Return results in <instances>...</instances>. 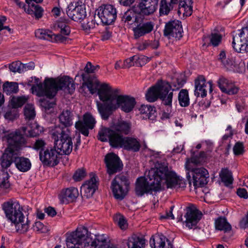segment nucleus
Returning a JSON list of instances; mask_svg holds the SVG:
<instances>
[{
    "label": "nucleus",
    "instance_id": "obj_1",
    "mask_svg": "<svg viewBox=\"0 0 248 248\" xmlns=\"http://www.w3.org/2000/svg\"><path fill=\"white\" fill-rule=\"evenodd\" d=\"M149 181L145 177L138 178L136 182L135 191L136 195L141 197L145 194H152L161 190V183L165 181L167 188H184L186 186L185 180L177 176L176 173L170 170L168 164L165 162L157 163L155 168L149 172Z\"/></svg>",
    "mask_w": 248,
    "mask_h": 248
},
{
    "label": "nucleus",
    "instance_id": "obj_2",
    "mask_svg": "<svg viewBox=\"0 0 248 248\" xmlns=\"http://www.w3.org/2000/svg\"><path fill=\"white\" fill-rule=\"evenodd\" d=\"M2 208L7 219L15 224L17 232L24 233L28 231L30 221L27 218L26 222L24 223L25 216L22 213L23 208L18 202H4Z\"/></svg>",
    "mask_w": 248,
    "mask_h": 248
},
{
    "label": "nucleus",
    "instance_id": "obj_3",
    "mask_svg": "<svg viewBox=\"0 0 248 248\" xmlns=\"http://www.w3.org/2000/svg\"><path fill=\"white\" fill-rule=\"evenodd\" d=\"M159 0H137V5L132 7V11L127 10L121 16V20L124 23L132 25L137 19L135 14L149 16L157 9Z\"/></svg>",
    "mask_w": 248,
    "mask_h": 248
},
{
    "label": "nucleus",
    "instance_id": "obj_4",
    "mask_svg": "<svg viewBox=\"0 0 248 248\" xmlns=\"http://www.w3.org/2000/svg\"><path fill=\"white\" fill-rule=\"evenodd\" d=\"M171 86L170 82L159 80L147 91L145 96L150 102H154L160 99L164 105H171L173 93L170 92Z\"/></svg>",
    "mask_w": 248,
    "mask_h": 248
},
{
    "label": "nucleus",
    "instance_id": "obj_5",
    "mask_svg": "<svg viewBox=\"0 0 248 248\" xmlns=\"http://www.w3.org/2000/svg\"><path fill=\"white\" fill-rule=\"evenodd\" d=\"M119 89H112L108 84L103 83L97 90V94L102 103L97 102L98 111L100 114L110 106L120 96Z\"/></svg>",
    "mask_w": 248,
    "mask_h": 248
},
{
    "label": "nucleus",
    "instance_id": "obj_6",
    "mask_svg": "<svg viewBox=\"0 0 248 248\" xmlns=\"http://www.w3.org/2000/svg\"><path fill=\"white\" fill-rule=\"evenodd\" d=\"M136 104V101L134 97L128 95H120L115 102L100 114L101 118L104 120H108L113 112L118 108L125 113H129L133 109Z\"/></svg>",
    "mask_w": 248,
    "mask_h": 248
},
{
    "label": "nucleus",
    "instance_id": "obj_7",
    "mask_svg": "<svg viewBox=\"0 0 248 248\" xmlns=\"http://www.w3.org/2000/svg\"><path fill=\"white\" fill-rule=\"evenodd\" d=\"M51 137L60 153L62 152L63 155L70 154L73 146L69 131H65L59 127L54 130L51 134Z\"/></svg>",
    "mask_w": 248,
    "mask_h": 248
},
{
    "label": "nucleus",
    "instance_id": "obj_8",
    "mask_svg": "<svg viewBox=\"0 0 248 248\" xmlns=\"http://www.w3.org/2000/svg\"><path fill=\"white\" fill-rule=\"evenodd\" d=\"M125 136L110 127L102 126L97 136V139L102 142H108L113 148H122Z\"/></svg>",
    "mask_w": 248,
    "mask_h": 248
},
{
    "label": "nucleus",
    "instance_id": "obj_9",
    "mask_svg": "<svg viewBox=\"0 0 248 248\" xmlns=\"http://www.w3.org/2000/svg\"><path fill=\"white\" fill-rule=\"evenodd\" d=\"M129 184L128 174L121 173L116 175L112 180L110 186L114 198L123 200L127 193Z\"/></svg>",
    "mask_w": 248,
    "mask_h": 248
},
{
    "label": "nucleus",
    "instance_id": "obj_10",
    "mask_svg": "<svg viewBox=\"0 0 248 248\" xmlns=\"http://www.w3.org/2000/svg\"><path fill=\"white\" fill-rule=\"evenodd\" d=\"M46 81H48L52 86V92H55V96L59 90L67 92L72 94L75 89L73 79L69 76H64L57 78H46Z\"/></svg>",
    "mask_w": 248,
    "mask_h": 248
},
{
    "label": "nucleus",
    "instance_id": "obj_11",
    "mask_svg": "<svg viewBox=\"0 0 248 248\" xmlns=\"http://www.w3.org/2000/svg\"><path fill=\"white\" fill-rule=\"evenodd\" d=\"M95 15L104 25L112 24L117 18V10L111 4H103L95 11Z\"/></svg>",
    "mask_w": 248,
    "mask_h": 248
},
{
    "label": "nucleus",
    "instance_id": "obj_12",
    "mask_svg": "<svg viewBox=\"0 0 248 248\" xmlns=\"http://www.w3.org/2000/svg\"><path fill=\"white\" fill-rule=\"evenodd\" d=\"M192 179H191V174L189 172H186V176L190 186L192 181L195 188L202 187L207 183L209 175L208 170L203 167L192 168L190 170Z\"/></svg>",
    "mask_w": 248,
    "mask_h": 248
},
{
    "label": "nucleus",
    "instance_id": "obj_13",
    "mask_svg": "<svg viewBox=\"0 0 248 248\" xmlns=\"http://www.w3.org/2000/svg\"><path fill=\"white\" fill-rule=\"evenodd\" d=\"M61 155L54 144L39 152V159L44 166L55 167L59 163V155Z\"/></svg>",
    "mask_w": 248,
    "mask_h": 248
},
{
    "label": "nucleus",
    "instance_id": "obj_14",
    "mask_svg": "<svg viewBox=\"0 0 248 248\" xmlns=\"http://www.w3.org/2000/svg\"><path fill=\"white\" fill-rule=\"evenodd\" d=\"M6 138L8 142L6 148L12 149L13 153L17 154L23 148L27 147L26 139L19 130L8 134Z\"/></svg>",
    "mask_w": 248,
    "mask_h": 248
},
{
    "label": "nucleus",
    "instance_id": "obj_15",
    "mask_svg": "<svg viewBox=\"0 0 248 248\" xmlns=\"http://www.w3.org/2000/svg\"><path fill=\"white\" fill-rule=\"evenodd\" d=\"M66 14L72 20L81 22L87 16L86 5L81 1L76 2L75 4L70 3L67 9Z\"/></svg>",
    "mask_w": 248,
    "mask_h": 248
},
{
    "label": "nucleus",
    "instance_id": "obj_16",
    "mask_svg": "<svg viewBox=\"0 0 248 248\" xmlns=\"http://www.w3.org/2000/svg\"><path fill=\"white\" fill-rule=\"evenodd\" d=\"M88 230L85 227L78 228L76 231L67 235L66 243L70 248H82V244L87 237Z\"/></svg>",
    "mask_w": 248,
    "mask_h": 248
},
{
    "label": "nucleus",
    "instance_id": "obj_17",
    "mask_svg": "<svg viewBox=\"0 0 248 248\" xmlns=\"http://www.w3.org/2000/svg\"><path fill=\"white\" fill-rule=\"evenodd\" d=\"M96 123L93 115L89 112H86L83 115L82 120H78L76 123L75 127L79 133L85 137H88L89 134V129H93Z\"/></svg>",
    "mask_w": 248,
    "mask_h": 248
},
{
    "label": "nucleus",
    "instance_id": "obj_18",
    "mask_svg": "<svg viewBox=\"0 0 248 248\" xmlns=\"http://www.w3.org/2000/svg\"><path fill=\"white\" fill-rule=\"evenodd\" d=\"M108 173L111 175L121 171L123 164L118 155L114 153L107 154L104 158Z\"/></svg>",
    "mask_w": 248,
    "mask_h": 248
},
{
    "label": "nucleus",
    "instance_id": "obj_19",
    "mask_svg": "<svg viewBox=\"0 0 248 248\" xmlns=\"http://www.w3.org/2000/svg\"><path fill=\"white\" fill-rule=\"evenodd\" d=\"M183 30L181 21L178 20H170L166 23L163 30V35L165 37H174L180 40L183 37Z\"/></svg>",
    "mask_w": 248,
    "mask_h": 248
},
{
    "label": "nucleus",
    "instance_id": "obj_20",
    "mask_svg": "<svg viewBox=\"0 0 248 248\" xmlns=\"http://www.w3.org/2000/svg\"><path fill=\"white\" fill-rule=\"evenodd\" d=\"M99 68L100 66L98 65L94 66L91 62H88L84 68V72L82 71L80 74L82 79L83 81L82 86H86L92 94L96 91V89L93 88L92 77L89 74L94 73Z\"/></svg>",
    "mask_w": 248,
    "mask_h": 248
},
{
    "label": "nucleus",
    "instance_id": "obj_21",
    "mask_svg": "<svg viewBox=\"0 0 248 248\" xmlns=\"http://www.w3.org/2000/svg\"><path fill=\"white\" fill-rule=\"evenodd\" d=\"M239 43L236 46L235 37H233L232 46L233 49L238 53L248 52V27H243L239 30Z\"/></svg>",
    "mask_w": 248,
    "mask_h": 248
},
{
    "label": "nucleus",
    "instance_id": "obj_22",
    "mask_svg": "<svg viewBox=\"0 0 248 248\" xmlns=\"http://www.w3.org/2000/svg\"><path fill=\"white\" fill-rule=\"evenodd\" d=\"M186 211V213L185 215L186 218V225L191 229L197 226L201 218L202 214L193 204L187 207Z\"/></svg>",
    "mask_w": 248,
    "mask_h": 248
},
{
    "label": "nucleus",
    "instance_id": "obj_23",
    "mask_svg": "<svg viewBox=\"0 0 248 248\" xmlns=\"http://www.w3.org/2000/svg\"><path fill=\"white\" fill-rule=\"evenodd\" d=\"M31 90L33 93L34 91L37 92L38 96H46L47 98L52 99L55 96V92H52V86L48 81H46V78L44 81V84L40 82L36 85L31 86Z\"/></svg>",
    "mask_w": 248,
    "mask_h": 248
},
{
    "label": "nucleus",
    "instance_id": "obj_24",
    "mask_svg": "<svg viewBox=\"0 0 248 248\" xmlns=\"http://www.w3.org/2000/svg\"><path fill=\"white\" fill-rule=\"evenodd\" d=\"M154 24L152 21H141L133 28L134 38L138 39L140 37L150 33L154 29Z\"/></svg>",
    "mask_w": 248,
    "mask_h": 248
},
{
    "label": "nucleus",
    "instance_id": "obj_25",
    "mask_svg": "<svg viewBox=\"0 0 248 248\" xmlns=\"http://www.w3.org/2000/svg\"><path fill=\"white\" fill-rule=\"evenodd\" d=\"M96 178L97 177L96 176H93L89 180L86 181L81 186L80 191L83 196L87 198H91L98 189Z\"/></svg>",
    "mask_w": 248,
    "mask_h": 248
},
{
    "label": "nucleus",
    "instance_id": "obj_26",
    "mask_svg": "<svg viewBox=\"0 0 248 248\" xmlns=\"http://www.w3.org/2000/svg\"><path fill=\"white\" fill-rule=\"evenodd\" d=\"M78 189L74 187L62 189L59 195V199L62 204H68L74 202L78 196Z\"/></svg>",
    "mask_w": 248,
    "mask_h": 248
},
{
    "label": "nucleus",
    "instance_id": "obj_27",
    "mask_svg": "<svg viewBox=\"0 0 248 248\" xmlns=\"http://www.w3.org/2000/svg\"><path fill=\"white\" fill-rule=\"evenodd\" d=\"M16 154L13 153L12 149L6 148L0 157V165L2 170L4 172L9 168L13 163H15V157Z\"/></svg>",
    "mask_w": 248,
    "mask_h": 248
},
{
    "label": "nucleus",
    "instance_id": "obj_28",
    "mask_svg": "<svg viewBox=\"0 0 248 248\" xmlns=\"http://www.w3.org/2000/svg\"><path fill=\"white\" fill-rule=\"evenodd\" d=\"M195 90L194 94L199 97L201 96L203 98L207 95V91L205 89L206 87V79L202 75H199L195 79Z\"/></svg>",
    "mask_w": 248,
    "mask_h": 248
},
{
    "label": "nucleus",
    "instance_id": "obj_29",
    "mask_svg": "<svg viewBox=\"0 0 248 248\" xmlns=\"http://www.w3.org/2000/svg\"><path fill=\"white\" fill-rule=\"evenodd\" d=\"M140 148L141 144L138 139L126 136L125 137L122 148L128 151L138 152Z\"/></svg>",
    "mask_w": 248,
    "mask_h": 248
},
{
    "label": "nucleus",
    "instance_id": "obj_30",
    "mask_svg": "<svg viewBox=\"0 0 248 248\" xmlns=\"http://www.w3.org/2000/svg\"><path fill=\"white\" fill-rule=\"evenodd\" d=\"M15 164L17 170L22 172L29 171L31 167V163L28 158L19 156L18 154H16L15 157Z\"/></svg>",
    "mask_w": 248,
    "mask_h": 248
},
{
    "label": "nucleus",
    "instance_id": "obj_31",
    "mask_svg": "<svg viewBox=\"0 0 248 248\" xmlns=\"http://www.w3.org/2000/svg\"><path fill=\"white\" fill-rule=\"evenodd\" d=\"M165 241L168 242V248H173L170 241L162 234L155 237L152 236L150 239V245L151 248H164L165 246Z\"/></svg>",
    "mask_w": 248,
    "mask_h": 248
},
{
    "label": "nucleus",
    "instance_id": "obj_32",
    "mask_svg": "<svg viewBox=\"0 0 248 248\" xmlns=\"http://www.w3.org/2000/svg\"><path fill=\"white\" fill-rule=\"evenodd\" d=\"M91 246L94 248H117L105 238L104 235H95Z\"/></svg>",
    "mask_w": 248,
    "mask_h": 248
},
{
    "label": "nucleus",
    "instance_id": "obj_33",
    "mask_svg": "<svg viewBox=\"0 0 248 248\" xmlns=\"http://www.w3.org/2000/svg\"><path fill=\"white\" fill-rule=\"evenodd\" d=\"M91 246L94 248H117L105 238L104 235H95Z\"/></svg>",
    "mask_w": 248,
    "mask_h": 248
},
{
    "label": "nucleus",
    "instance_id": "obj_34",
    "mask_svg": "<svg viewBox=\"0 0 248 248\" xmlns=\"http://www.w3.org/2000/svg\"><path fill=\"white\" fill-rule=\"evenodd\" d=\"M139 110L143 119L154 120L156 117L157 112L154 106L142 105Z\"/></svg>",
    "mask_w": 248,
    "mask_h": 248
},
{
    "label": "nucleus",
    "instance_id": "obj_35",
    "mask_svg": "<svg viewBox=\"0 0 248 248\" xmlns=\"http://www.w3.org/2000/svg\"><path fill=\"white\" fill-rule=\"evenodd\" d=\"M192 0H180L179 3V8L177 11L178 14L180 15L182 12H183V16H189L192 14Z\"/></svg>",
    "mask_w": 248,
    "mask_h": 248
},
{
    "label": "nucleus",
    "instance_id": "obj_36",
    "mask_svg": "<svg viewBox=\"0 0 248 248\" xmlns=\"http://www.w3.org/2000/svg\"><path fill=\"white\" fill-rule=\"evenodd\" d=\"M110 128L124 135H127L131 132V123L124 121H119Z\"/></svg>",
    "mask_w": 248,
    "mask_h": 248
},
{
    "label": "nucleus",
    "instance_id": "obj_37",
    "mask_svg": "<svg viewBox=\"0 0 248 248\" xmlns=\"http://www.w3.org/2000/svg\"><path fill=\"white\" fill-rule=\"evenodd\" d=\"M69 20L67 18L61 17L54 25L55 29H60V33L68 36L71 32L70 27L67 25Z\"/></svg>",
    "mask_w": 248,
    "mask_h": 248
},
{
    "label": "nucleus",
    "instance_id": "obj_38",
    "mask_svg": "<svg viewBox=\"0 0 248 248\" xmlns=\"http://www.w3.org/2000/svg\"><path fill=\"white\" fill-rule=\"evenodd\" d=\"M26 13L34 17L36 19H39L43 16L44 9L36 4H28Z\"/></svg>",
    "mask_w": 248,
    "mask_h": 248
},
{
    "label": "nucleus",
    "instance_id": "obj_39",
    "mask_svg": "<svg viewBox=\"0 0 248 248\" xmlns=\"http://www.w3.org/2000/svg\"><path fill=\"white\" fill-rule=\"evenodd\" d=\"M221 181L224 185L229 187H232V184L233 182L232 172L228 169H222L219 174Z\"/></svg>",
    "mask_w": 248,
    "mask_h": 248
},
{
    "label": "nucleus",
    "instance_id": "obj_40",
    "mask_svg": "<svg viewBox=\"0 0 248 248\" xmlns=\"http://www.w3.org/2000/svg\"><path fill=\"white\" fill-rule=\"evenodd\" d=\"M145 245V239L135 234L128 238L127 243L128 248H142Z\"/></svg>",
    "mask_w": 248,
    "mask_h": 248
},
{
    "label": "nucleus",
    "instance_id": "obj_41",
    "mask_svg": "<svg viewBox=\"0 0 248 248\" xmlns=\"http://www.w3.org/2000/svg\"><path fill=\"white\" fill-rule=\"evenodd\" d=\"M73 115L69 110H63L59 116V121L64 127H69L73 124Z\"/></svg>",
    "mask_w": 248,
    "mask_h": 248
},
{
    "label": "nucleus",
    "instance_id": "obj_42",
    "mask_svg": "<svg viewBox=\"0 0 248 248\" xmlns=\"http://www.w3.org/2000/svg\"><path fill=\"white\" fill-rule=\"evenodd\" d=\"M4 112H5L4 117L8 121H13L19 117L18 109L11 107V106H9V104L7 108H4Z\"/></svg>",
    "mask_w": 248,
    "mask_h": 248
},
{
    "label": "nucleus",
    "instance_id": "obj_43",
    "mask_svg": "<svg viewBox=\"0 0 248 248\" xmlns=\"http://www.w3.org/2000/svg\"><path fill=\"white\" fill-rule=\"evenodd\" d=\"M216 228L220 231L228 232L232 230V226L229 223L225 217H219L215 221Z\"/></svg>",
    "mask_w": 248,
    "mask_h": 248
},
{
    "label": "nucleus",
    "instance_id": "obj_44",
    "mask_svg": "<svg viewBox=\"0 0 248 248\" xmlns=\"http://www.w3.org/2000/svg\"><path fill=\"white\" fill-rule=\"evenodd\" d=\"M178 100L181 107H186L189 105L190 99L187 89L180 90L178 93Z\"/></svg>",
    "mask_w": 248,
    "mask_h": 248
},
{
    "label": "nucleus",
    "instance_id": "obj_45",
    "mask_svg": "<svg viewBox=\"0 0 248 248\" xmlns=\"http://www.w3.org/2000/svg\"><path fill=\"white\" fill-rule=\"evenodd\" d=\"M174 4L171 2H168L167 0H161L159 5V13L160 16H167L173 9Z\"/></svg>",
    "mask_w": 248,
    "mask_h": 248
},
{
    "label": "nucleus",
    "instance_id": "obj_46",
    "mask_svg": "<svg viewBox=\"0 0 248 248\" xmlns=\"http://www.w3.org/2000/svg\"><path fill=\"white\" fill-rule=\"evenodd\" d=\"M207 155L205 152L201 151L198 155H195L194 152L191 151V162L195 165H202L206 161Z\"/></svg>",
    "mask_w": 248,
    "mask_h": 248
},
{
    "label": "nucleus",
    "instance_id": "obj_47",
    "mask_svg": "<svg viewBox=\"0 0 248 248\" xmlns=\"http://www.w3.org/2000/svg\"><path fill=\"white\" fill-rule=\"evenodd\" d=\"M36 37L40 39L51 41L52 40V35L53 32L49 30L39 29L35 31Z\"/></svg>",
    "mask_w": 248,
    "mask_h": 248
},
{
    "label": "nucleus",
    "instance_id": "obj_48",
    "mask_svg": "<svg viewBox=\"0 0 248 248\" xmlns=\"http://www.w3.org/2000/svg\"><path fill=\"white\" fill-rule=\"evenodd\" d=\"M3 92L7 94L16 93L18 91V85L16 82H5L3 85Z\"/></svg>",
    "mask_w": 248,
    "mask_h": 248
},
{
    "label": "nucleus",
    "instance_id": "obj_49",
    "mask_svg": "<svg viewBox=\"0 0 248 248\" xmlns=\"http://www.w3.org/2000/svg\"><path fill=\"white\" fill-rule=\"evenodd\" d=\"M27 101V98L25 96H13L9 101V106H11L14 108L17 109L21 108L24 105Z\"/></svg>",
    "mask_w": 248,
    "mask_h": 248
},
{
    "label": "nucleus",
    "instance_id": "obj_50",
    "mask_svg": "<svg viewBox=\"0 0 248 248\" xmlns=\"http://www.w3.org/2000/svg\"><path fill=\"white\" fill-rule=\"evenodd\" d=\"M24 114L27 120L34 119L36 115L34 105L31 104H27L24 108Z\"/></svg>",
    "mask_w": 248,
    "mask_h": 248
},
{
    "label": "nucleus",
    "instance_id": "obj_51",
    "mask_svg": "<svg viewBox=\"0 0 248 248\" xmlns=\"http://www.w3.org/2000/svg\"><path fill=\"white\" fill-rule=\"evenodd\" d=\"M113 220L122 230H125L128 227L126 218L123 215L120 213L116 214L114 216Z\"/></svg>",
    "mask_w": 248,
    "mask_h": 248
},
{
    "label": "nucleus",
    "instance_id": "obj_52",
    "mask_svg": "<svg viewBox=\"0 0 248 248\" xmlns=\"http://www.w3.org/2000/svg\"><path fill=\"white\" fill-rule=\"evenodd\" d=\"M186 80L183 78H177L174 79L172 81L170 84L171 86V90L172 92L177 91L183 87L186 83Z\"/></svg>",
    "mask_w": 248,
    "mask_h": 248
},
{
    "label": "nucleus",
    "instance_id": "obj_53",
    "mask_svg": "<svg viewBox=\"0 0 248 248\" xmlns=\"http://www.w3.org/2000/svg\"><path fill=\"white\" fill-rule=\"evenodd\" d=\"M210 42L208 44L212 45L214 47L217 46L221 42L222 36V35L218 33H211L209 36Z\"/></svg>",
    "mask_w": 248,
    "mask_h": 248
},
{
    "label": "nucleus",
    "instance_id": "obj_54",
    "mask_svg": "<svg viewBox=\"0 0 248 248\" xmlns=\"http://www.w3.org/2000/svg\"><path fill=\"white\" fill-rule=\"evenodd\" d=\"M33 229L38 233H46L49 231V227L45 226L40 221H37L33 225Z\"/></svg>",
    "mask_w": 248,
    "mask_h": 248
},
{
    "label": "nucleus",
    "instance_id": "obj_55",
    "mask_svg": "<svg viewBox=\"0 0 248 248\" xmlns=\"http://www.w3.org/2000/svg\"><path fill=\"white\" fill-rule=\"evenodd\" d=\"M239 90V87L235 85L234 83L232 81L227 87L225 88V90L222 91V92L228 95H234L237 93Z\"/></svg>",
    "mask_w": 248,
    "mask_h": 248
},
{
    "label": "nucleus",
    "instance_id": "obj_56",
    "mask_svg": "<svg viewBox=\"0 0 248 248\" xmlns=\"http://www.w3.org/2000/svg\"><path fill=\"white\" fill-rule=\"evenodd\" d=\"M23 63L19 62H13L9 65V68L11 71L13 72H18L19 73L23 72Z\"/></svg>",
    "mask_w": 248,
    "mask_h": 248
},
{
    "label": "nucleus",
    "instance_id": "obj_57",
    "mask_svg": "<svg viewBox=\"0 0 248 248\" xmlns=\"http://www.w3.org/2000/svg\"><path fill=\"white\" fill-rule=\"evenodd\" d=\"M86 175V170L84 168L78 169L73 176V179L76 182L82 180Z\"/></svg>",
    "mask_w": 248,
    "mask_h": 248
},
{
    "label": "nucleus",
    "instance_id": "obj_58",
    "mask_svg": "<svg viewBox=\"0 0 248 248\" xmlns=\"http://www.w3.org/2000/svg\"><path fill=\"white\" fill-rule=\"evenodd\" d=\"M221 64L227 71H231L234 70L235 62L232 59L227 58L221 62Z\"/></svg>",
    "mask_w": 248,
    "mask_h": 248
},
{
    "label": "nucleus",
    "instance_id": "obj_59",
    "mask_svg": "<svg viewBox=\"0 0 248 248\" xmlns=\"http://www.w3.org/2000/svg\"><path fill=\"white\" fill-rule=\"evenodd\" d=\"M231 81L232 80L221 76L217 80V85L221 92L224 91V90H225V88L227 87Z\"/></svg>",
    "mask_w": 248,
    "mask_h": 248
},
{
    "label": "nucleus",
    "instance_id": "obj_60",
    "mask_svg": "<svg viewBox=\"0 0 248 248\" xmlns=\"http://www.w3.org/2000/svg\"><path fill=\"white\" fill-rule=\"evenodd\" d=\"M97 15H94L93 19H92L91 21H88L87 23L83 24L82 27L84 30H90L95 27V25H98L99 23L97 22Z\"/></svg>",
    "mask_w": 248,
    "mask_h": 248
},
{
    "label": "nucleus",
    "instance_id": "obj_61",
    "mask_svg": "<svg viewBox=\"0 0 248 248\" xmlns=\"http://www.w3.org/2000/svg\"><path fill=\"white\" fill-rule=\"evenodd\" d=\"M233 151L235 155H243L245 152L243 143L240 141L236 142L233 146Z\"/></svg>",
    "mask_w": 248,
    "mask_h": 248
},
{
    "label": "nucleus",
    "instance_id": "obj_62",
    "mask_svg": "<svg viewBox=\"0 0 248 248\" xmlns=\"http://www.w3.org/2000/svg\"><path fill=\"white\" fill-rule=\"evenodd\" d=\"M39 101L41 106L44 108L45 111L48 110L53 108L55 105L54 103L50 102L45 98L40 99Z\"/></svg>",
    "mask_w": 248,
    "mask_h": 248
},
{
    "label": "nucleus",
    "instance_id": "obj_63",
    "mask_svg": "<svg viewBox=\"0 0 248 248\" xmlns=\"http://www.w3.org/2000/svg\"><path fill=\"white\" fill-rule=\"evenodd\" d=\"M9 174L7 172L5 174V176L2 179L0 178V188L6 189L10 187V184L8 180Z\"/></svg>",
    "mask_w": 248,
    "mask_h": 248
},
{
    "label": "nucleus",
    "instance_id": "obj_64",
    "mask_svg": "<svg viewBox=\"0 0 248 248\" xmlns=\"http://www.w3.org/2000/svg\"><path fill=\"white\" fill-rule=\"evenodd\" d=\"M46 143L42 139H38L33 144V148L35 150L43 151L46 148L45 147Z\"/></svg>",
    "mask_w": 248,
    "mask_h": 248
}]
</instances>
